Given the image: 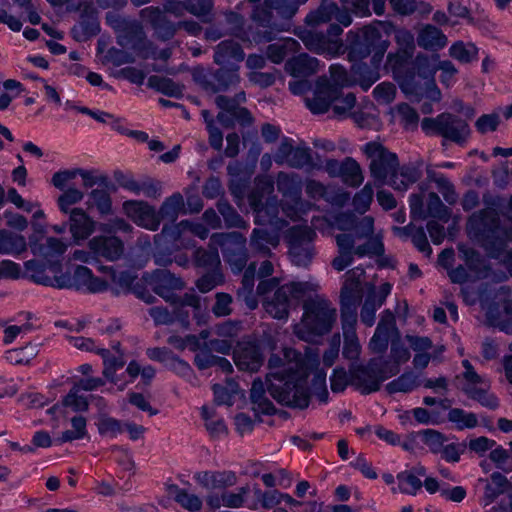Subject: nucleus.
<instances>
[{"mask_svg":"<svg viewBox=\"0 0 512 512\" xmlns=\"http://www.w3.org/2000/svg\"><path fill=\"white\" fill-rule=\"evenodd\" d=\"M399 235L409 236L419 251L429 256L432 253L426 234L422 227L408 225L402 228H395Z\"/></svg>","mask_w":512,"mask_h":512,"instance_id":"48","label":"nucleus"},{"mask_svg":"<svg viewBox=\"0 0 512 512\" xmlns=\"http://www.w3.org/2000/svg\"><path fill=\"white\" fill-rule=\"evenodd\" d=\"M239 66L235 67H220L213 74L205 75L201 85L211 93L225 91L232 86L239 84Z\"/></svg>","mask_w":512,"mask_h":512,"instance_id":"22","label":"nucleus"},{"mask_svg":"<svg viewBox=\"0 0 512 512\" xmlns=\"http://www.w3.org/2000/svg\"><path fill=\"white\" fill-rule=\"evenodd\" d=\"M212 242L223 249L224 257L235 272H240L247 262L244 251L246 239L237 232L215 233Z\"/></svg>","mask_w":512,"mask_h":512,"instance_id":"15","label":"nucleus"},{"mask_svg":"<svg viewBox=\"0 0 512 512\" xmlns=\"http://www.w3.org/2000/svg\"><path fill=\"white\" fill-rule=\"evenodd\" d=\"M202 417L205 420V426L214 438H220L227 435V427L221 418H217L214 411L206 406L202 407Z\"/></svg>","mask_w":512,"mask_h":512,"instance_id":"52","label":"nucleus"},{"mask_svg":"<svg viewBox=\"0 0 512 512\" xmlns=\"http://www.w3.org/2000/svg\"><path fill=\"white\" fill-rule=\"evenodd\" d=\"M417 435L421 437L422 442L434 454H439L447 442L443 434L433 429L420 431Z\"/></svg>","mask_w":512,"mask_h":512,"instance_id":"56","label":"nucleus"},{"mask_svg":"<svg viewBox=\"0 0 512 512\" xmlns=\"http://www.w3.org/2000/svg\"><path fill=\"white\" fill-rule=\"evenodd\" d=\"M354 326H350V320H342V328L344 333L343 355L350 360H357L361 353V345L355 333Z\"/></svg>","mask_w":512,"mask_h":512,"instance_id":"41","label":"nucleus"},{"mask_svg":"<svg viewBox=\"0 0 512 512\" xmlns=\"http://www.w3.org/2000/svg\"><path fill=\"white\" fill-rule=\"evenodd\" d=\"M68 225L72 239L75 243H80L89 239L96 231L97 222L83 208H74L71 214H68Z\"/></svg>","mask_w":512,"mask_h":512,"instance_id":"20","label":"nucleus"},{"mask_svg":"<svg viewBox=\"0 0 512 512\" xmlns=\"http://www.w3.org/2000/svg\"><path fill=\"white\" fill-rule=\"evenodd\" d=\"M340 293L342 320H350L352 327L356 323L357 307L363 297L364 291L373 286L365 281V271L360 267L349 270Z\"/></svg>","mask_w":512,"mask_h":512,"instance_id":"7","label":"nucleus"},{"mask_svg":"<svg viewBox=\"0 0 512 512\" xmlns=\"http://www.w3.org/2000/svg\"><path fill=\"white\" fill-rule=\"evenodd\" d=\"M183 208V196L180 193H174L164 200L157 213L159 214L160 221L167 219L173 222L176 220Z\"/></svg>","mask_w":512,"mask_h":512,"instance_id":"45","label":"nucleus"},{"mask_svg":"<svg viewBox=\"0 0 512 512\" xmlns=\"http://www.w3.org/2000/svg\"><path fill=\"white\" fill-rule=\"evenodd\" d=\"M80 390L74 386L70 392L65 396L61 405H54L48 410V413L57 414L62 413L63 408H71L73 411H85L88 408L87 399L79 395Z\"/></svg>","mask_w":512,"mask_h":512,"instance_id":"44","label":"nucleus"},{"mask_svg":"<svg viewBox=\"0 0 512 512\" xmlns=\"http://www.w3.org/2000/svg\"><path fill=\"white\" fill-rule=\"evenodd\" d=\"M397 89L390 82H382L373 90L375 100L380 104H390L396 97Z\"/></svg>","mask_w":512,"mask_h":512,"instance_id":"63","label":"nucleus"},{"mask_svg":"<svg viewBox=\"0 0 512 512\" xmlns=\"http://www.w3.org/2000/svg\"><path fill=\"white\" fill-rule=\"evenodd\" d=\"M279 243V237L275 233H269L266 229H254L251 244L263 253L269 251V247H276Z\"/></svg>","mask_w":512,"mask_h":512,"instance_id":"54","label":"nucleus"},{"mask_svg":"<svg viewBox=\"0 0 512 512\" xmlns=\"http://www.w3.org/2000/svg\"><path fill=\"white\" fill-rule=\"evenodd\" d=\"M72 428L62 433L61 442H71L85 437L87 434L86 419L82 416H75L71 419Z\"/></svg>","mask_w":512,"mask_h":512,"instance_id":"59","label":"nucleus"},{"mask_svg":"<svg viewBox=\"0 0 512 512\" xmlns=\"http://www.w3.org/2000/svg\"><path fill=\"white\" fill-rule=\"evenodd\" d=\"M336 94L337 88L332 86L326 78L320 77L311 96L305 97L306 106L314 114H323L328 111Z\"/></svg>","mask_w":512,"mask_h":512,"instance_id":"18","label":"nucleus"},{"mask_svg":"<svg viewBox=\"0 0 512 512\" xmlns=\"http://www.w3.org/2000/svg\"><path fill=\"white\" fill-rule=\"evenodd\" d=\"M315 233L307 226L292 227L286 236L289 254L294 264L306 266L313 257L312 240Z\"/></svg>","mask_w":512,"mask_h":512,"instance_id":"14","label":"nucleus"},{"mask_svg":"<svg viewBox=\"0 0 512 512\" xmlns=\"http://www.w3.org/2000/svg\"><path fill=\"white\" fill-rule=\"evenodd\" d=\"M337 319V311L325 297H315L304 303V314L299 323L294 326L296 336L304 341H312L331 331Z\"/></svg>","mask_w":512,"mask_h":512,"instance_id":"6","label":"nucleus"},{"mask_svg":"<svg viewBox=\"0 0 512 512\" xmlns=\"http://www.w3.org/2000/svg\"><path fill=\"white\" fill-rule=\"evenodd\" d=\"M283 492L276 489L262 490L257 484H249L226 491L222 494H209L206 497V505L215 511L221 507L239 509L248 507L257 510L259 507L271 509L282 503Z\"/></svg>","mask_w":512,"mask_h":512,"instance_id":"4","label":"nucleus"},{"mask_svg":"<svg viewBox=\"0 0 512 512\" xmlns=\"http://www.w3.org/2000/svg\"><path fill=\"white\" fill-rule=\"evenodd\" d=\"M391 289V284L387 282L381 284L378 290H375L374 286L368 287V293L360 313L362 323L369 327L374 324L376 311L384 304Z\"/></svg>","mask_w":512,"mask_h":512,"instance_id":"21","label":"nucleus"},{"mask_svg":"<svg viewBox=\"0 0 512 512\" xmlns=\"http://www.w3.org/2000/svg\"><path fill=\"white\" fill-rule=\"evenodd\" d=\"M335 226L348 233L355 240L354 252L358 257L383 254L382 236L374 232V219L371 216L356 217L352 214H340L335 218Z\"/></svg>","mask_w":512,"mask_h":512,"instance_id":"5","label":"nucleus"},{"mask_svg":"<svg viewBox=\"0 0 512 512\" xmlns=\"http://www.w3.org/2000/svg\"><path fill=\"white\" fill-rule=\"evenodd\" d=\"M390 115L393 121H399L405 129H415L418 125V113L406 103H401L391 108Z\"/></svg>","mask_w":512,"mask_h":512,"instance_id":"43","label":"nucleus"},{"mask_svg":"<svg viewBox=\"0 0 512 512\" xmlns=\"http://www.w3.org/2000/svg\"><path fill=\"white\" fill-rule=\"evenodd\" d=\"M336 243L339 249V255L332 261V266L337 271L344 270L352 263L355 249V240L350 235H337Z\"/></svg>","mask_w":512,"mask_h":512,"instance_id":"35","label":"nucleus"},{"mask_svg":"<svg viewBox=\"0 0 512 512\" xmlns=\"http://www.w3.org/2000/svg\"><path fill=\"white\" fill-rule=\"evenodd\" d=\"M420 177V171L412 165L397 166L395 170L390 173L388 179L385 181L396 190H406L409 185L415 183Z\"/></svg>","mask_w":512,"mask_h":512,"instance_id":"34","label":"nucleus"},{"mask_svg":"<svg viewBox=\"0 0 512 512\" xmlns=\"http://www.w3.org/2000/svg\"><path fill=\"white\" fill-rule=\"evenodd\" d=\"M319 364L318 352L308 349L305 356L291 348L283 350V357L272 354L266 376L270 396L282 405L305 409L309 405V371Z\"/></svg>","mask_w":512,"mask_h":512,"instance_id":"1","label":"nucleus"},{"mask_svg":"<svg viewBox=\"0 0 512 512\" xmlns=\"http://www.w3.org/2000/svg\"><path fill=\"white\" fill-rule=\"evenodd\" d=\"M305 1L306 0H266L265 4L270 10H275L280 16L290 18L295 14L298 5Z\"/></svg>","mask_w":512,"mask_h":512,"instance_id":"57","label":"nucleus"},{"mask_svg":"<svg viewBox=\"0 0 512 512\" xmlns=\"http://www.w3.org/2000/svg\"><path fill=\"white\" fill-rule=\"evenodd\" d=\"M267 381L265 383L260 379H255L250 390V400L252 409L258 414H273L275 407L266 396Z\"/></svg>","mask_w":512,"mask_h":512,"instance_id":"32","label":"nucleus"},{"mask_svg":"<svg viewBox=\"0 0 512 512\" xmlns=\"http://www.w3.org/2000/svg\"><path fill=\"white\" fill-rule=\"evenodd\" d=\"M374 190L370 184H366L353 198L354 208L360 212H366L373 200Z\"/></svg>","mask_w":512,"mask_h":512,"instance_id":"64","label":"nucleus"},{"mask_svg":"<svg viewBox=\"0 0 512 512\" xmlns=\"http://www.w3.org/2000/svg\"><path fill=\"white\" fill-rule=\"evenodd\" d=\"M100 272L107 274L109 281V289L113 294H126L131 291L133 283L136 279L132 273L128 271H116L112 267L100 265Z\"/></svg>","mask_w":512,"mask_h":512,"instance_id":"28","label":"nucleus"},{"mask_svg":"<svg viewBox=\"0 0 512 512\" xmlns=\"http://www.w3.org/2000/svg\"><path fill=\"white\" fill-rule=\"evenodd\" d=\"M67 341L71 346L78 350L95 352L101 355L104 363L103 375L106 377V379L117 385L120 390H123L126 387L127 382H122L121 379L116 375L117 370L122 369L125 364V361L122 357H110L109 351L105 348L99 347L91 338H86L83 336H67Z\"/></svg>","mask_w":512,"mask_h":512,"instance_id":"10","label":"nucleus"},{"mask_svg":"<svg viewBox=\"0 0 512 512\" xmlns=\"http://www.w3.org/2000/svg\"><path fill=\"white\" fill-rule=\"evenodd\" d=\"M385 25L366 26L358 34V41L354 44L353 49L370 53L371 49L376 51V55L382 56L389 46L387 40L382 39L381 29H385Z\"/></svg>","mask_w":512,"mask_h":512,"instance_id":"23","label":"nucleus"},{"mask_svg":"<svg viewBox=\"0 0 512 512\" xmlns=\"http://www.w3.org/2000/svg\"><path fill=\"white\" fill-rule=\"evenodd\" d=\"M420 385L418 376L414 372H405L398 378L386 385V390L390 394L409 393Z\"/></svg>","mask_w":512,"mask_h":512,"instance_id":"46","label":"nucleus"},{"mask_svg":"<svg viewBox=\"0 0 512 512\" xmlns=\"http://www.w3.org/2000/svg\"><path fill=\"white\" fill-rule=\"evenodd\" d=\"M193 479L209 494H222L238 483V475L232 470H206L194 474Z\"/></svg>","mask_w":512,"mask_h":512,"instance_id":"16","label":"nucleus"},{"mask_svg":"<svg viewBox=\"0 0 512 512\" xmlns=\"http://www.w3.org/2000/svg\"><path fill=\"white\" fill-rule=\"evenodd\" d=\"M458 250L459 258L464 262L465 266L459 265L448 272L453 283L474 282L488 276V269L484 261L472 248L459 245Z\"/></svg>","mask_w":512,"mask_h":512,"instance_id":"11","label":"nucleus"},{"mask_svg":"<svg viewBox=\"0 0 512 512\" xmlns=\"http://www.w3.org/2000/svg\"><path fill=\"white\" fill-rule=\"evenodd\" d=\"M464 372L462 373L463 390L472 399L490 409L498 407V399L489 393V381L479 375L468 360L462 362Z\"/></svg>","mask_w":512,"mask_h":512,"instance_id":"12","label":"nucleus"},{"mask_svg":"<svg viewBox=\"0 0 512 512\" xmlns=\"http://www.w3.org/2000/svg\"><path fill=\"white\" fill-rule=\"evenodd\" d=\"M298 47L299 44L296 40L292 38H285L276 43L270 44L267 47L266 55L271 62L279 64L284 60L288 53L295 52Z\"/></svg>","mask_w":512,"mask_h":512,"instance_id":"42","label":"nucleus"},{"mask_svg":"<svg viewBox=\"0 0 512 512\" xmlns=\"http://www.w3.org/2000/svg\"><path fill=\"white\" fill-rule=\"evenodd\" d=\"M24 268L29 279L36 284L58 289L72 286L70 275L62 272L59 261L42 264L36 260H28L24 263Z\"/></svg>","mask_w":512,"mask_h":512,"instance_id":"9","label":"nucleus"},{"mask_svg":"<svg viewBox=\"0 0 512 512\" xmlns=\"http://www.w3.org/2000/svg\"><path fill=\"white\" fill-rule=\"evenodd\" d=\"M397 488L393 487V493H403L408 495H416L421 489L423 483L412 472L403 471L396 476Z\"/></svg>","mask_w":512,"mask_h":512,"instance_id":"47","label":"nucleus"},{"mask_svg":"<svg viewBox=\"0 0 512 512\" xmlns=\"http://www.w3.org/2000/svg\"><path fill=\"white\" fill-rule=\"evenodd\" d=\"M445 116L447 118L442 123V137L456 143H463L470 133L467 122L450 113H445Z\"/></svg>","mask_w":512,"mask_h":512,"instance_id":"31","label":"nucleus"},{"mask_svg":"<svg viewBox=\"0 0 512 512\" xmlns=\"http://www.w3.org/2000/svg\"><path fill=\"white\" fill-rule=\"evenodd\" d=\"M362 150L370 161L371 175L381 184H384L390 173L398 166L396 154L388 151L382 144L377 142L365 144Z\"/></svg>","mask_w":512,"mask_h":512,"instance_id":"13","label":"nucleus"},{"mask_svg":"<svg viewBox=\"0 0 512 512\" xmlns=\"http://www.w3.org/2000/svg\"><path fill=\"white\" fill-rule=\"evenodd\" d=\"M312 17L316 22L335 19L344 26H349L352 22L349 13L346 10L341 11L334 3H324Z\"/></svg>","mask_w":512,"mask_h":512,"instance_id":"40","label":"nucleus"},{"mask_svg":"<svg viewBox=\"0 0 512 512\" xmlns=\"http://www.w3.org/2000/svg\"><path fill=\"white\" fill-rule=\"evenodd\" d=\"M449 55L461 63H470L477 59L478 48L473 43L457 41L449 48Z\"/></svg>","mask_w":512,"mask_h":512,"instance_id":"49","label":"nucleus"},{"mask_svg":"<svg viewBox=\"0 0 512 512\" xmlns=\"http://www.w3.org/2000/svg\"><path fill=\"white\" fill-rule=\"evenodd\" d=\"M425 201L427 204V216L438 217L446 220L448 219V210L436 193H428Z\"/></svg>","mask_w":512,"mask_h":512,"instance_id":"62","label":"nucleus"},{"mask_svg":"<svg viewBox=\"0 0 512 512\" xmlns=\"http://www.w3.org/2000/svg\"><path fill=\"white\" fill-rule=\"evenodd\" d=\"M84 199V192L80 189L71 187L66 189L57 199L59 210L63 214H71L75 207L74 205L80 203Z\"/></svg>","mask_w":512,"mask_h":512,"instance_id":"53","label":"nucleus"},{"mask_svg":"<svg viewBox=\"0 0 512 512\" xmlns=\"http://www.w3.org/2000/svg\"><path fill=\"white\" fill-rule=\"evenodd\" d=\"M219 245L212 242L210 239V250L199 249L196 251V262L200 266L217 268L220 265V258L217 251Z\"/></svg>","mask_w":512,"mask_h":512,"instance_id":"60","label":"nucleus"},{"mask_svg":"<svg viewBox=\"0 0 512 512\" xmlns=\"http://www.w3.org/2000/svg\"><path fill=\"white\" fill-rule=\"evenodd\" d=\"M448 420L460 430L474 428L478 424L475 414L459 408H453L449 411Z\"/></svg>","mask_w":512,"mask_h":512,"instance_id":"55","label":"nucleus"},{"mask_svg":"<svg viewBox=\"0 0 512 512\" xmlns=\"http://www.w3.org/2000/svg\"><path fill=\"white\" fill-rule=\"evenodd\" d=\"M234 362L242 371L256 372L263 364V355L254 343L242 342L234 351Z\"/></svg>","mask_w":512,"mask_h":512,"instance_id":"25","label":"nucleus"},{"mask_svg":"<svg viewBox=\"0 0 512 512\" xmlns=\"http://www.w3.org/2000/svg\"><path fill=\"white\" fill-rule=\"evenodd\" d=\"M28 243L26 238L7 229H0V254L19 256L26 252Z\"/></svg>","mask_w":512,"mask_h":512,"instance_id":"33","label":"nucleus"},{"mask_svg":"<svg viewBox=\"0 0 512 512\" xmlns=\"http://www.w3.org/2000/svg\"><path fill=\"white\" fill-rule=\"evenodd\" d=\"M418 45L427 50H438L446 46L447 37L437 27L424 26L417 38Z\"/></svg>","mask_w":512,"mask_h":512,"instance_id":"38","label":"nucleus"},{"mask_svg":"<svg viewBox=\"0 0 512 512\" xmlns=\"http://www.w3.org/2000/svg\"><path fill=\"white\" fill-rule=\"evenodd\" d=\"M277 189L282 194L284 201L281 209L276 203L275 197L268 198L265 204L262 202L263 195L253 192L249 196L250 206L255 212V220L261 225H271L275 229H281L285 221L282 216L296 221L302 218L312 207L309 202L301 198L302 180L298 174L280 172L276 178Z\"/></svg>","mask_w":512,"mask_h":512,"instance_id":"2","label":"nucleus"},{"mask_svg":"<svg viewBox=\"0 0 512 512\" xmlns=\"http://www.w3.org/2000/svg\"><path fill=\"white\" fill-rule=\"evenodd\" d=\"M319 61L307 54H300L289 59L285 64V70L294 78H307L319 71Z\"/></svg>","mask_w":512,"mask_h":512,"instance_id":"27","label":"nucleus"},{"mask_svg":"<svg viewBox=\"0 0 512 512\" xmlns=\"http://www.w3.org/2000/svg\"><path fill=\"white\" fill-rule=\"evenodd\" d=\"M30 248L34 255L41 256L47 260L63 255L68 245L55 237H48L45 244H36L30 240Z\"/></svg>","mask_w":512,"mask_h":512,"instance_id":"37","label":"nucleus"},{"mask_svg":"<svg viewBox=\"0 0 512 512\" xmlns=\"http://www.w3.org/2000/svg\"><path fill=\"white\" fill-rule=\"evenodd\" d=\"M166 491L183 509L189 512H202L206 498L203 500L199 495L182 489L175 484L167 485Z\"/></svg>","mask_w":512,"mask_h":512,"instance_id":"29","label":"nucleus"},{"mask_svg":"<svg viewBox=\"0 0 512 512\" xmlns=\"http://www.w3.org/2000/svg\"><path fill=\"white\" fill-rule=\"evenodd\" d=\"M340 178L349 186L357 187L363 182L360 165L352 158L343 161Z\"/></svg>","mask_w":512,"mask_h":512,"instance_id":"50","label":"nucleus"},{"mask_svg":"<svg viewBox=\"0 0 512 512\" xmlns=\"http://www.w3.org/2000/svg\"><path fill=\"white\" fill-rule=\"evenodd\" d=\"M255 269V264L249 265L242 278V288L238 291V295L243 298L250 309L257 307V300L252 295Z\"/></svg>","mask_w":512,"mask_h":512,"instance_id":"51","label":"nucleus"},{"mask_svg":"<svg viewBox=\"0 0 512 512\" xmlns=\"http://www.w3.org/2000/svg\"><path fill=\"white\" fill-rule=\"evenodd\" d=\"M245 59V53L241 45L233 40H223L214 48V63L220 67L239 66Z\"/></svg>","mask_w":512,"mask_h":512,"instance_id":"26","label":"nucleus"},{"mask_svg":"<svg viewBox=\"0 0 512 512\" xmlns=\"http://www.w3.org/2000/svg\"><path fill=\"white\" fill-rule=\"evenodd\" d=\"M148 283L153 291L166 301H174V292L184 287L182 280L167 270L155 271L150 275Z\"/></svg>","mask_w":512,"mask_h":512,"instance_id":"24","label":"nucleus"},{"mask_svg":"<svg viewBox=\"0 0 512 512\" xmlns=\"http://www.w3.org/2000/svg\"><path fill=\"white\" fill-rule=\"evenodd\" d=\"M122 210L133 223L141 228L156 231L160 226L159 214L153 206L145 201H125Z\"/></svg>","mask_w":512,"mask_h":512,"instance_id":"17","label":"nucleus"},{"mask_svg":"<svg viewBox=\"0 0 512 512\" xmlns=\"http://www.w3.org/2000/svg\"><path fill=\"white\" fill-rule=\"evenodd\" d=\"M380 58L375 62L373 67L366 64H356L352 67V83L358 84L363 90H368L380 77L378 72V63Z\"/></svg>","mask_w":512,"mask_h":512,"instance_id":"39","label":"nucleus"},{"mask_svg":"<svg viewBox=\"0 0 512 512\" xmlns=\"http://www.w3.org/2000/svg\"><path fill=\"white\" fill-rule=\"evenodd\" d=\"M318 289L319 285L313 282H291L279 286V280L274 277L261 281L257 294L263 298V307L271 317L285 319L291 307Z\"/></svg>","mask_w":512,"mask_h":512,"instance_id":"3","label":"nucleus"},{"mask_svg":"<svg viewBox=\"0 0 512 512\" xmlns=\"http://www.w3.org/2000/svg\"><path fill=\"white\" fill-rule=\"evenodd\" d=\"M305 46L318 54H327L334 56L339 53L342 43L338 40H328V38L322 34L307 32L302 37Z\"/></svg>","mask_w":512,"mask_h":512,"instance_id":"30","label":"nucleus"},{"mask_svg":"<svg viewBox=\"0 0 512 512\" xmlns=\"http://www.w3.org/2000/svg\"><path fill=\"white\" fill-rule=\"evenodd\" d=\"M88 248L93 250L97 262L100 258L107 261H117L124 253V244L116 236H94L89 239Z\"/></svg>","mask_w":512,"mask_h":512,"instance_id":"19","label":"nucleus"},{"mask_svg":"<svg viewBox=\"0 0 512 512\" xmlns=\"http://www.w3.org/2000/svg\"><path fill=\"white\" fill-rule=\"evenodd\" d=\"M351 384L362 394H370L380 389L388 378L398 374L397 367L385 369L383 361L372 359L366 366L351 367Z\"/></svg>","mask_w":512,"mask_h":512,"instance_id":"8","label":"nucleus"},{"mask_svg":"<svg viewBox=\"0 0 512 512\" xmlns=\"http://www.w3.org/2000/svg\"><path fill=\"white\" fill-rule=\"evenodd\" d=\"M97 427L102 436L110 438H115L124 432V422L107 416L99 419Z\"/></svg>","mask_w":512,"mask_h":512,"instance_id":"58","label":"nucleus"},{"mask_svg":"<svg viewBox=\"0 0 512 512\" xmlns=\"http://www.w3.org/2000/svg\"><path fill=\"white\" fill-rule=\"evenodd\" d=\"M217 208L228 227L247 228L246 222L227 202L219 201Z\"/></svg>","mask_w":512,"mask_h":512,"instance_id":"61","label":"nucleus"},{"mask_svg":"<svg viewBox=\"0 0 512 512\" xmlns=\"http://www.w3.org/2000/svg\"><path fill=\"white\" fill-rule=\"evenodd\" d=\"M86 210L96 209L97 212L102 216L112 214V198L110 193L103 188L92 189L86 200Z\"/></svg>","mask_w":512,"mask_h":512,"instance_id":"36","label":"nucleus"}]
</instances>
